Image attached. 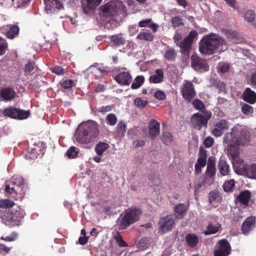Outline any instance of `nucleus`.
Here are the masks:
<instances>
[{
  "mask_svg": "<svg viewBox=\"0 0 256 256\" xmlns=\"http://www.w3.org/2000/svg\"><path fill=\"white\" fill-rule=\"evenodd\" d=\"M225 40L218 35L204 36L200 43L199 50L202 54L220 53L227 49Z\"/></svg>",
  "mask_w": 256,
  "mask_h": 256,
  "instance_id": "obj_1",
  "label": "nucleus"
},
{
  "mask_svg": "<svg viewBox=\"0 0 256 256\" xmlns=\"http://www.w3.org/2000/svg\"><path fill=\"white\" fill-rule=\"evenodd\" d=\"M225 40L218 35L204 36L200 43L199 50L202 54L220 53L227 49Z\"/></svg>",
  "mask_w": 256,
  "mask_h": 256,
  "instance_id": "obj_2",
  "label": "nucleus"
},
{
  "mask_svg": "<svg viewBox=\"0 0 256 256\" xmlns=\"http://www.w3.org/2000/svg\"><path fill=\"white\" fill-rule=\"evenodd\" d=\"M250 132L245 128L236 125L227 132L224 138V143H232L236 146H248L250 144Z\"/></svg>",
  "mask_w": 256,
  "mask_h": 256,
  "instance_id": "obj_3",
  "label": "nucleus"
},
{
  "mask_svg": "<svg viewBox=\"0 0 256 256\" xmlns=\"http://www.w3.org/2000/svg\"><path fill=\"white\" fill-rule=\"evenodd\" d=\"M99 134L98 124L92 122L81 124L78 127L76 138L78 142L88 144L95 139Z\"/></svg>",
  "mask_w": 256,
  "mask_h": 256,
  "instance_id": "obj_4",
  "label": "nucleus"
},
{
  "mask_svg": "<svg viewBox=\"0 0 256 256\" xmlns=\"http://www.w3.org/2000/svg\"><path fill=\"white\" fill-rule=\"evenodd\" d=\"M26 214L20 207L13 208L11 210H6L0 216L2 222L9 228L19 226L24 218Z\"/></svg>",
  "mask_w": 256,
  "mask_h": 256,
  "instance_id": "obj_5",
  "label": "nucleus"
},
{
  "mask_svg": "<svg viewBox=\"0 0 256 256\" xmlns=\"http://www.w3.org/2000/svg\"><path fill=\"white\" fill-rule=\"evenodd\" d=\"M142 211L136 208H130L126 210L124 216L120 215L121 218L118 220V229L123 230L126 229L131 224L139 220Z\"/></svg>",
  "mask_w": 256,
  "mask_h": 256,
  "instance_id": "obj_6",
  "label": "nucleus"
},
{
  "mask_svg": "<svg viewBox=\"0 0 256 256\" xmlns=\"http://www.w3.org/2000/svg\"><path fill=\"white\" fill-rule=\"evenodd\" d=\"M99 14L107 24L115 22L114 18L118 13V8L114 2H110L102 6L99 10Z\"/></svg>",
  "mask_w": 256,
  "mask_h": 256,
  "instance_id": "obj_7",
  "label": "nucleus"
},
{
  "mask_svg": "<svg viewBox=\"0 0 256 256\" xmlns=\"http://www.w3.org/2000/svg\"><path fill=\"white\" fill-rule=\"evenodd\" d=\"M212 117V114L210 112H206L204 114L196 113L191 118V122L193 127L198 130H200L202 127H206L208 120Z\"/></svg>",
  "mask_w": 256,
  "mask_h": 256,
  "instance_id": "obj_8",
  "label": "nucleus"
},
{
  "mask_svg": "<svg viewBox=\"0 0 256 256\" xmlns=\"http://www.w3.org/2000/svg\"><path fill=\"white\" fill-rule=\"evenodd\" d=\"M30 114L29 110H24L12 106L4 109L2 112V114L4 116L20 120L27 118Z\"/></svg>",
  "mask_w": 256,
  "mask_h": 256,
  "instance_id": "obj_9",
  "label": "nucleus"
},
{
  "mask_svg": "<svg viewBox=\"0 0 256 256\" xmlns=\"http://www.w3.org/2000/svg\"><path fill=\"white\" fill-rule=\"evenodd\" d=\"M232 251L230 244L226 239L220 240L217 243L214 256H228Z\"/></svg>",
  "mask_w": 256,
  "mask_h": 256,
  "instance_id": "obj_10",
  "label": "nucleus"
},
{
  "mask_svg": "<svg viewBox=\"0 0 256 256\" xmlns=\"http://www.w3.org/2000/svg\"><path fill=\"white\" fill-rule=\"evenodd\" d=\"M192 67L196 71L202 72L208 70L209 66L206 60L193 54L191 56Z\"/></svg>",
  "mask_w": 256,
  "mask_h": 256,
  "instance_id": "obj_11",
  "label": "nucleus"
},
{
  "mask_svg": "<svg viewBox=\"0 0 256 256\" xmlns=\"http://www.w3.org/2000/svg\"><path fill=\"white\" fill-rule=\"evenodd\" d=\"M181 92L184 98L188 102H190L196 95L194 86L190 82H186L183 84Z\"/></svg>",
  "mask_w": 256,
  "mask_h": 256,
  "instance_id": "obj_12",
  "label": "nucleus"
},
{
  "mask_svg": "<svg viewBox=\"0 0 256 256\" xmlns=\"http://www.w3.org/2000/svg\"><path fill=\"white\" fill-rule=\"evenodd\" d=\"M24 184V180L20 176H14L12 178V180L10 182V184H6L5 186V192L6 193H8L10 194H12L14 192H17V191L16 190L14 186H16L18 187Z\"/></svg>",
  "mask_w": 256,
  "mask_h": 256,
  "instance_id": "obj_13",
  "label": "nucleus"
},
{
  "mask_svg": "<svg viewBox=\"0 0 256 256\" xmlns=\"http://www.w3.org/2000/svg\"><path fill=\"white\" fill-rule=\"evenodd\" d=\"M174 219L172 216H167L160 218L159 225L163 232L170 231L174 224Z\"/></svg>",
  "mask_w": 256,
  "mask_h": 256,
  "instance_id": "obj_14",
  "label": "nucleus"
},
{
  "mask_svg": "<svg viewBox=\"0 0 256 256\" xmlns=\"http://www.w3.org/2000/svg\"><path fill=\"white\" fill-rule=\"evenodd\" d=\"M229 124L228 120L222 119L215 124V128L212 131V134L216 137L222 136L224 130L229 128Z\"/></svg>",
  "mask_w": 256,
  "mask_h": 256,
  "instance_id": "obj_15",
  "label": "nucleus"
},
{
  "mask_svg": "<svg viewBox=\"0 0 256 256\" xmlns=\"http://www.w3.org/2000/svg\"><path fill=\"white\" fill-rule=\"evenodd\" d=\"M114 80L120 85L128 86L132 80V76L128 72H122L115 76Z\"/></svg>",
  "mask_w": 256,
  "mask_h": 256,
  "instance_id": "obj_16",
  "label": "nucleus"
},
{
  "mask_svg": "<svg viewBox=\"0 0 256 256\" xmlns=\"http://www.w3.org/2000/svg\"><path fill=\"white\" fill-rule=\"evenodd\" d=\"M256 225V218L254 216H250L243 222L242 226V233L248 234Z\"/></svg>",
  "mask_w": 256,
  "mask_h": 256,
  "instance_id": "obj_17",
  "label": "nucleus"
},
{
  "mask_svg": "<svg viewBox=\"0 0 256 256\" xmlns=\"http://www.w3.org/2000/svg\"><path fill=\"white\" fill-rule=\"evenodd\" d=\"M149 137L152 139H154L160 132V124L156 120H151L148 124Z\"/></svg>",
  "mask_w": 256,
  "mask_h": 256,
  "instance_id": "obj_18",
  "label": "nucleus"
},
{
  "mask_svg": "<svg viewBox=\"0 0 256 256\" xmlns=\"http://www.w3.org/2000/svg\"><path fill=\"white\" fill-rule=\"evenodd\" d=\"M86 4H82V10L84 14H88L92 10L96 9L102 0H85Z\"/></svg>",
  "mask_w": 256,
  "mask_h": 256,
  "instance_id": "obj_19",
  "label": "nucleus"
},
{
  "mask_svg": "<svg viewBox=\"0 0 256 256\" xmlns=\"http://www.w3.org/2000/svg\"><path fill=\"white\" fill-rule=\"evenodd\" d=\"M242 98L244 102L254 104L256 102V93L250 88H246L242 94Z\"/></svg>",
  "mask_w": 256,
  "mask_h": 256,
  "instance_id": "obj_20",
  "label": "nucleus"
},
{
  "mask_svg": "<svg viewBox=\"0 0 256 256\" xmlns=\"http://www.w3.org/2000/svg\"><path fill=\"white\" fill-rule=\"evenodd\" d=\"M185 240L187 245L190 248L196 247L199 242L198 237L196 234L192 233L188 234L186 236Z\"/></svg>",
  "mask_w": 256,
  "mask_h": 256,
  "instance_id": "obj_21",
  "label": "nucleus"
},
{
  "mask_svg": "<svg viewBox=\"0 0 256 256\" xmlns=\"http://www.w3.org/2000/svg\"><path fill=\"white\" fill-rule=\"evenodd\" d=\"M251 196V192L248 190H245L240 192L237 197V200L242 204L247 206L248 205Z\"/></svg>",
  "mask_w": 256,
  "mask_h": 256,
  "instance_id": "obj_22",
  "label": "nucleus"
},
{
  "mask_svg": "<svg viewBox=\"0 0 256 256\" xmlns=\"http://www.w3.org/2000/svg\"><path fill=\"white\" fill-rule=\"evenodd\" d=\"M46 10L52 11L60 10L63 8L62 4L58 0H49L44 1Z\"/></svg>",
  "mask_w": 256,
  "mask_h": 256,
  "instance_id": "obj_23",
  "label": "nucleus"
},
{
  "mask_svg": "<svg viewBox=\"0 0 256 256\" xmlns=\"http://www.w3.org/2000/svg\"><path fill=\"white\" fill-rule=\"evenodd\" d=\"M16 92L11 88H2L0 92V96L6 100H10L16 96Z\"/></svg>",
  "mask_w": 256,
  "mask_h": 256,
  "instance_id": "obj_24",
  "label": "nucleus"
},
{
  "mask_svg": "<svg viewBox=\"0 0 256 256\" xmlns=\"http://www.w3.org/2000/svg\"><path fill=\"white\" fill-rule=\"evenodd\" d=\"M138 26L140 28L148 27L150 28L154 32H156L158 29V26L153 23L151 18H148L140 21Z\"/></svg>",
  "mask_w": 256,
  "mask_h": 256,
  "instance_id": "obj_25",
  "label": "nucleus"
},
{
  "mask_svg": "<svg viewBox=\"0 0 256 256\" xmlns=\"http://www.w3.org/2000/svg\"><path fill=\"white\" fill-rule=\"evenodd\" d=\"M155 74L150 76L149 81L151 83L157 84L161 82L164 79V72L162 69H157L155 71Z\"/></svg>",
  "mask_w": 256,
  "mask_h": 256,
  "instance_id": "obj_26",
  "label": "nucleus"
},
{
  "mask_svg": "<svg viewBox=\"0 0 256 256\" xmlns=\"http://www.w3.org/2000/svg\"><path fill=\"white\" fill-rule=\"evenodd\" d=\"M220 228L221 224L219 223H216L215 225L210 223L207 226L206 230L204 231V233L206 236L215 234L220 230Z\"/></svg>",
  "mask_w": 256,
  "mask_h": 256,
  "instance_id": "obj_27",
  "label": "nucleus"
},
{
  "mask_svg": "<svg viewBox=\"0 0 256 256\" xmlns=\"http://www.w3.org/2000/svg\"><path fill=\"white\" fill-rule=\"evenodd\" d=\"M228 144V154L232 157V159H235L239 155L238 147L240 146H236L232 144V143H226Z\"/></svg>",
  "mask_w": 256,
  "mask_h": 256,
  "instance_id": "obj_28",
  "label": "nucleus"
},
{
  "mask_svg": "<svg viewBox=\"0 0 256 256\" xmlns=\"http://www.w3.org/2000/svg\"><path fill=\"white\" fill-rule=\"evenodd\" d=\"M218 168L220 174L226 176L229 174L230 166L224 160H220L218 163Z\"/></svg>",
  "mask_w": 256,
  "mask_h": 256,
  "instance_id": "obj_29",
  "label": "nucleus"
},
{
  "mask_svg": "<svg viewBox=\"0 0 256 256\" xmlns=\"http://www.w3.org/2000/svg\"><path fill=\"white\" fill-rule=\"evenodd\" d=\"M20 28L17 25L12 26L6 32V37L9 39H14L18 34Z\"/></svg>",
  "mask_w": 256,
  "mask_h": 256,
  "instance_id": "obj_30",
  "label": "nucleus"
},
{
  "mask_svg": "<svg viewBox=\"0 0 256 256\" xmlns=\"http://www.w3.org/2000/svg\"><path fill=\"white\" fill-rule=\"evenodd\" d=\"M245 172L246 176L251 178H256V165L246 166Z\"/></svg>",
  "mask_w": 256,
  "mask_h": 256,
  "instance_id": "obj_31",
  "label": "nucleus"
},
{
  "mask_svg": "<svg viewBox=\"0 0 256 256\" xmlns=\"http://www.w3.org/2000/svg\"><path fill=\"white\" fill-rule=\"evenodd\" d=\"M109 148L108 144L104 142H100L96 144L95 150L98 155L100 156Z\"/></svg>",
  "mask_w": 256,
  "mask_h": 256,
  "instance_id": "obj_32",
  "label": "nucleus"
},
{
  "mask_svg": "<svg viewBox=\"0 0 256 256\" xmlns=\"http://www.w3.org/2000/svg\"><path fill=\"white\" fill-rule=\"evenodd\" d=\"M206 156H207L206 151L202 148H200L198 162L196 164L200 165L201 166H204L206 164Z\"/></svg>",
  "mask_w": 256,
  "mask_h": 256,
  "instance_id": "obj_33",
  "label": "nucleus"
},
{
  "mask_svg": "<svg viewBox=\"0 0 256 256\" xmlns=\"http://www.w3.org/2000/svg\"><path fill=\"white\" fill-rule=\"evenodd\" d=\"M136 38L140 40L151 42L153 40L154 36L149 32H140L137 36Z\"/></svg>",
  "mask_w": 256,
  "mask_h": 256,
  "instance_id": "obj_34",
  "label": "nucleus"
},
{
  "mask_svg": "<svg viewBox=\"0 0 256 256\" xmlns=\"http://www.w3.org/2000/svg\"><path fill=\"white\" fill-rule=\"evenodd\" d=\"M126 125L122 122H120L116 128L117 136L120 138L124 136L126 132Z\"/></svg>",
  "mask_w": 256,
  "mask_h": 256,
  "instance_id": "obj_35",
  "label": "nucleus"
},
{
  "mask_svg": "<svg viewBox=\"0 0 256 256\" xmlns=\"http://www.w3.org/2000/svg\"><path fill=\"white\" fill-rule=\"evenodd\" d=\"M134 81L131 85V88L133 90L137 89L142 85L144 82V78L142 76H138L135 78Z\"/></svg>",
  "mask_w": 256,
  "mask_h": 256,
  "instance_id": "obj_36",
  "label": "nucleus"
},
{
  "mask_svg": "<svg viewBox=\"0 0 256 256\" xmlns=\"http://www.w3.org/2000/svg\"><path fill=\"white\" fill-rule=\"evenodd\" d=\"M192 42V40H190L186 37L184 40L180 42V46L182 48V50L183 51L188 52L190 49Z\"/></svg>",
  "mask_w": 256,
  "mask_h": 256,
  "instance_id": "obj_37",
  "label": "nucleus"
},
{
  "mask_svg": "<svg viewBox=\"0 0 256 256\" xmlns=\"http://www.w3.org/2000/svg\"><path fill=\"white\" fill-rule=\"evenodd\" d=\"M192 104L196 109L199 110L202 113L205 112H208L206 110L203 102L199 99H195L192 102Z\"/></svg>",
  "mask_w": 256,
  "mask_h": 256,
  "instance_id": "obj_38",
  "label": "nucleus"
},
{
  "mask_svg": "<svg viewBox=\"0 0 256 256\" xmlns=\"http://www.w3.org/2000/svg\"><path fill=\"white\" fill-rule=\"evenodd\" d=\"M110 40L112 42L117 46L124 45L126 43L124 38L120 36H112Z\"/></svg>",
  "mask_w": 256,
  "mask_h": 256,
  "instance_id": "obj_39",
  "label": "nucleus"
},
{
  "mask_svg": "<svg viewBox=\"0 0 256 256\" xmlns=\"http://www.w3.org/2000/svg\"><path fill=\"white\" fill-rule=\"evenodd\" d=\"M164 56L167 60L172 61L176 56V53L174 48H171L166 52Z\"/></svg>",
  "mask_w": 256,
  "mask_h": 256,
  "instance_id": "obj_40",
  "label": "nucleus"
},
{
  "mask_svg": "<svg viewBox=\"0 0 256 256\" xmlns=\"http://www.w3.org/2000/svg\"><path fill=\"white\" fill-rule=\"evenodd\" d=\"M235 185V182L234 180H230L226 182L224 185L223 188L225 192H230L232 190Z\"/></svg>",
  "mask_w": 256,
  "mask_h": 256,
  "instance_id": "obj_41",
  "label": "nucleus"
},
{
  "mask_svg": "<svg viewBox=\"0 0 256 256\" xmlns=\"http://www.w3.org/2000/svg\"><path fill=\"white\" fill-rule=\"evenodd\" d=\"M78 152L76 150V148L72 146L66 152V155L69 158H74L77 156Z\"/></svg>",
  "mask_w": 256,
  "mask_h": 256,
  "instance_id": "obj_42",
  "label": "nucleus"
},
{
  "mask_svg": "<svg viewBox=\"0 0 256 256\" xmlns=\"http://www.w3.org/2000/svg\"><path fill=\"white\" fill-rule=\"evenodd\" d=\"M14 202L12 200L8 199H2L0 200V208H8L13 206Z\"/></svg>",
  "mask_w": 256,
  "mask_h": 256,
  "instance_id": "obj_43",
  "label": "nucleus"
},
{
  "mask_svg": "<svg viewBox=\"0 0 256 256\" xmlns=\"http://www.w3.org/2000/svg\"><path fill=\"white\" fill-rule=\"evenodd\" d=\"M106 120L107 123L110 126H113L117 122V118L114 114H109L107 115Z\"/></svg>",
  "mask_w": 256,
  "mask_h": 256,
  "instance_id": "obj_44",
  "label": "nucleus"
},
{
  "mask_svg": "<svg viewBox=\"0 0 256 256\" xmlns=\"http://www.w3.org/2000/svg\"><path fill=\"white\" fill-rule=\"evenodd\" d=\"M162 140L166 144H169L172 141V136L169 132H164L162 134Z\"/></svg>",
  "mask_w": 256,
  "mask_h": 256,
  "instance_id": "obj_45",
  "label": "nucleus"
},
{
  "mask_svg": "<svg viewBox=\"0 0 256 256\" xmlns=\"http://www.w3.org/2000/svg\"><path fill=\"white\" fill-rule=\"evenodd\" d=\"M35 62L33 61L28 60L27 64L24 66V70L26 75L30 74L34 70Z\"/></svg>",
  "mask_w": 256,
  "mask_h": 256,
  "instance_id": "obj_46",
  "label": "nucleus"
},
{
  "mask_svg": "<svg viewBox=\"0 0 256 256\" xmlns=\"http://www.w3.org/2000/svg\"><path fill=\"white\" fill-rule=\"evenodd\" d=\"M114 238L120 247L122 248L128 246L127 243L123 240L122 236L119 233L115 236Z\"/></svg>",
  "mask_w": 256,
  "mask_h": 256,
  "instance_id": "obj_47",
  "label": "nucleus"
},
{
  "mask_svg": "<svg viewBox=\"0 0 256 256\" xmlns=\"http://www.w3.org/2000/svg\"><path fill=\"white\" fill-rule=\"evenodd\" d=\"M256 14L252 10H248L244 14L246 20L248 22H252L255 18Z\"/></svg>",
  "mask_w": 256,
  "mask_h": 256,
  "instance_id": "obj_48",
  "label": "nucleus"
},
{
  "mask_svg": "<svg viewBox=\"0 0 256 256\" xmlns=\"http://www.w3.org/2000/svg\"><path fill=\"white\" fill-rule=\"evenodd\" d=\"M186 208L185 204H180L176 205L174 208V212L178 214V215H182L186 211Z\"/></svg>",
  "mask_w": 256,
  "mask_h": 256,
  "instance_id": "obj_49",
  "label": "nucleus"
},
{
  "mask_svg": "<svg viewBox=\"0 0 256 256\" xmlns=\"http://www.w3.org/2000/svg\"><path fill=\"white\" fill-rule=\"evenodd\" d=\"M18 237V234L16 232H13L10 236H2L0 240L6 242H13L16 240Z\"/></svg>",
  "mask_w": 256,
  "mask_h": 256,
  "instance_id": "obj_50",
  "label": "nucleus"
},
{
  "mask_svg": "<svg viewBox=\"0 0 256 256\" xmlns=\"http://www.w3.org/2000/svg\"><path fill=\"white\" fill-rule=\"evenodd\" d=\"M148 103L147 100H142L140 98H137L134 100V104L138 107L143 108H144Z\"/></svg>",
  "mask_w": 256,
  "mask_h": 256,
  "instance_id": "obj_51",
  "label": "nucleus"
},
{
  "mask_svg": "<svg viewBox=\"0 0 256 256\" xmlns=\"http://www.w3.org/2000/svg\"><path fill=\"white\" fill-rule=\"evenodd\" d=\"M242 112L244 114H249L253 112V108L248 104H244L242 107Z\"/></svg>",
  "mask_w": 256,
  "mask_h": 256,
  "instance_id": "obj_52",
  "label": "nucleus"
},
{
  "mask_svg": "<svg viewBox=\"0 0 256 256\" xmlns=\"http://www.w3.org/2000/svg\"><path fill=\"white\" fill-rule=\"evenodd\" d=\"M62 86L66 89L72 88L74 86V82L72 80H64L61 82Z\"/></svg>",
  "mask_w": 256,
  "mask_h": 256,
  "instance_id": "obj_53",
  "label": "nucleus"
},
{
  "mask_svg": "<svg viewBox=\"0 0 256 256\" xmlns=\"http://www.w3.org/2000/svg\"><path fill=\"white\" fill-rule=\"evenodd\" d=\"M172 26L174 28L178 27L182 24V19L178 16H175L172 20Z\"/></svg>",
  "mask_w": 256,
  "mask_h": 256,
  "instance_id": "obj_54",
  "label": "nucleus"
},
{
  "mask_svg": "<svg viewBox=\"0 0 256 256\" xmlns=\"http://www.w3.org/2000/svg\"><path fill=\"white\" fill-rule=\"evenodd\" d=\"M219 196V194L216 191H212L209 194V202L212 203L215 201Z\"/></svg>",
  "mask_w": 256,
  "mask_h": 256,
  "instance_id": "obj_55",
  "label": "nucleus"
},
{
  "mask_svg": "<svg viewBox=\"0 0 256 256\" xmlns=\"http://www.w3.org/2000/svg\"><path fill=\"white\" fill-rule=\"evenodd\" d=\"M154 96L159 100H164L166 98V94L161 90H158L155 92Z\"/></svg>",
  "mask_w": 256,
  "mask_h": 256,
  "instance_id": "obj_56",
  "label": "nucleus"
},
{
  "mask_svg": "<svg viewBox=\"0 0 256 256\" xmlns=\"http://www.w3.org/2000/svg\"><path fill=\"white\" fill-rule=\"evenodd\" d=\"M214 142L213 138L210 136L207 137L204 141V145L206 148H210Z\"/></svg>",
  "mask_w": 256,
  "mask_h": 256,
  "instance_id": "obj_57",
  "label": "nucleus"
},
{
  "mask_svg": "<svg viewBox=\"0 0 256 256\" xmlns=\"http://www.w3.org/2000/svg\"><path fill=\"white\" fill-rule=\"evenodd\" d=\"M52 72L58 75H61L64 74V69L59 66H54L52 70Z\"/></svg>",
  "mask_w": 256,
  "mask_h": 256,
  "instance_id": "obj_58",
  "label": "nucleus"
},
{
  "mask_svg": "<svg viewBox=\"0 0 256 256\" xmlns=\"http://www.w3.org/2000/svg\"><path fill=\"white\" fill-rule=\"evenodd\" d=\"M206 172L210 177L213 176L216 174V168L207 167Z\"/></svg>",
  "mask_w": 256,
  "mask_h": 256,
  "instance_id": "obj_59",
  "label": "nucleus"
},
{
  "mask_svg": "<svg viewBox=\"0 0 256 256\" xmlns=\"http://www.w3.org/2000/svg\"><path fill=\"white\" fill-rule=\"evenodd\" d=\"M88 236H80L78 238V242L82 245H84L88 242Z\"/></svg>",
  "mask_w": 256,
  "mask_h": 256,
  "instance_id": "obj_60",
  "label": "nucleus"
},
{
  "mask_svg": "<svg viewBox=\"0 0 256 256\" xmlns=\"http://www.w3.org/2000/svg\"><path fill=\"white\" fill-rule=\"evenodd\" d=\"M112 107L111 106H102L99 108L98 110V112H102V114L106 113V112H110L112 110Z\"/></svg>",
  "mask_w": 256,
  "mask_h": 256,
  "instance_id": "obj_61",
  "label": "nucleus"
},
{
  "mask_svg": "<svg viewBox=\"0 0 256 256\" xmlns=\"http://www.w3.org/2000/svg\"><path fill=\"white\" fill-rule=\"evenodd\" d=\"M198 34L196 30H193L190 31L189 34L186 36L190 40H192V42H193L194 38L196 37Z\"/></svg>",
  "mask_w": 256,
  "mask_h": 256,
  "instance_id": "obj_62",
  "label": "nucleus"
},
{
  "mask_svg": "<svg viewBox=\"0 0 256 256\" xmlns=\"http://www.w3.org/2000/svg\"><path fill=\"white\" fill-rule=\"evenodd\" d=\"M136 148L143 147L145 145V141L143 140H137L134 142Z\"/></svg>",
  "mask_w": 256,
  "mask_h": 256,
  "instance_id": "obj_63",
  "label": "nucleus"
},
{
  "mask_svg": "<svg viewBox=\"0 0 256 256\" xmlns=\"http://www.w3.org/2000/svg\"><path fill=\"white\" fill-rule=\"evenodd\" d=\"M250 84L256 86V72L253 74L250 78Z\"/></svg>",
  "mask_w": 256,
  "mask_h": 256,
  "instance_id": "obj_64",
  "label": "nucleus"
}]
</instances>
